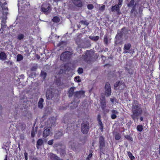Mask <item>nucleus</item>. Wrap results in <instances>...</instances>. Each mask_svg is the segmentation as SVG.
I'll return each instance as SVG.
<instances>
[{"instance_id":"1","label":"nucleus","mask_w":160,"mask_h":160,"mask_svg":"<svg viewBox=\"0 0 160 160\" xmlns=\"http://www.w3.org/2000/svg\"><path fill=\"white\" fill-rule=\"evenodd\" d=\"M132 114L131 115V117L135 122L136 119H138V117L142 112V108L138 103H135V101L132 103Z\"/></svg>"},{"instance_id":"2","label":"nucleus","mask_w":160,"mask_h":160,"mask_svg":"<svg viewBox=\"0 0 160 160\" xmlns=\"http://www.w3.org/2000/svg\"><path fill=\"white\" fill-rule=\"evenodd\" d=\"M99 149L100 152L103 153L105 151V144L104 138L102 136L99 138Z\"/></svg>"},{"instance_id":"3","label":"nucleus","mask_w":160,"mask_h":160,"mask_svg":"<svg viewBox=\"0 0 160 160\" xmlns=\"http://www.w3.org/2000/svg\"><path fill=\"white\" fill-rule=\"evenodd\" d=\"M89 129V124L88 122H84L82 123L81 126V130L82 132L86 134L88 132Z\"/></svg>"},{"instance_id":"4","label":"nucleus","mask_w":160,"mask_h":160,"mask_svg":"<svg viewBox=\"0 0 160 160\" xmlns=\"http://www.w3.org/2000/svg\"><path fill=\"white\" fill-rule=\"evenodd\" d=\"M85 92L83 91H77L74 93V102H75V99L77 98L79 99V98L83 97L84 96Z\"/></svg>"},{"instance_id":"5","label":"nucleus","mask_w":160,"mask_h":160,"mask_svg":"<svg viewBox=\"0 0 160 160\" xmlns=\"http://www.w3.org/2000/svg\"><path fill=\"white\" fill-rule=\"evenodd\" d=\"M105 94L107 97H108L111 95V88L110 84L109 83L106 82L105 87Z\"/></svg>"},{"instance_id":"6","label":"nucleus","mask_w":160,"mask_h":160,"mask_svg":"<svg viewBox=\"0 0 160 160\" xmlns=\"http://www.w3.org/2000/svg\"><path fill=\"white\" fill-rule=\"evenodd\" d=\"M42 11L46 14L48 13L51 11L49 5L48 4H45L42 5Z\"/></svg>"},{"instance_id":"7","label":"nucleus","mask_w":160,"mask_h":160,"mask_svg":"<svg viewBox=\"0 0 160 160\" xmlns=\"http://www.w3.org/2000/svg\"><path fill=\"white\" fill-rule=\"evenodd\" d=\"M121 7V6L118 4L112 6L111 8V11L113 12H117L118 14H120V10Z\"/></svg>"},{"instance_id":"8","label":"nucleus","mask_w":160,"mask_h":160,"mask_svg":"<svg viewBox=\"0 0 160 160\" xmlns=\"http://www.w3.org/2000/svg\"><path fill=\"white\" fill-rule=\"evenodd\" d=\"M100 100L101 108L102 110H104L106 107V99L105 97L102 96Z\"/></svg>"},{"instance_id":"9","label":"nucleus","mask_w":160,"mask_h":160,"mask_svg":"<svg viewBox=\"0 0 160 160\" xmlns=\"http://www.w3.org/2000/svg\"><path fill=\"white\" fill-rule=\"evenodd\" d=\"M70 56V52H66L62 53L61 56V59L64 60V59H68Z\"/></svg>"},{"instance_id":"10","label":"nucleus","mask_w":160,"mask_h":160,"mask_svg":"<svg viewBox=\"0 0 160 160\" xmlns=\"http://www.w3.org/2000/svg\"><path fill=\"white\" fill-rule=\"evenodd\" d=\"M131 47V45L130 43H128L125 44L124 45L123 48V53H129V49Z\"/></svg>"},{"instance_id":"11","label":"nucleus","mask_w":160,"mask_h":160,"mask_svg":"<svg viewBox=\"0 0 160 160\" xmlns=\"http://www.w3.org/2000/svg\"><path fill=\"white\" fill-rule=\"evenodd\" d=\"M111 118L113 119L116 118L119 113L118 111L115 109H112L111 110Z\"/></svg>"},{"instance_id":"12","label":"nucleus","mask_w":160,"mask_h":160,"mask_svg":"<svg viewBox=\"0 0 160 160\" xmlns=\"http://www.w3.org/2000/svg\"><path fill=\"white\" fill-rule=\"evenodd\" d=\"M73 3L76 6L81 8L82 6V4L81 0H74Z\"/></svg>"},{"instance_id":"13","label":"nucleus","mask_w":160,"mask_h":160,"mask_svg":"<svg viewBox=\"0 0 160 160\" xmlns=\"http://www.w3.org/2000/svg\"><path fill=\"white\" fill-rule=\"evenodd\" d=\"M50 132V129L49 127L45 129L43 133V136L44 138L47 137L49 136Z\"/></svg>"},{"instance_id":"14","label":"nucleus","mask_w":160,"mask_h":160,"mask_svg":"<svg viewBox=\"0 0 160 160\" xmlns=\"http://www.w3.org/2000/svg\"><path fill=\"white\" fill-rule=\"evenodd\" d=\"M49 156L51 159L52 160H62L60 158L56 155L53 154L52 153H50L49 154Z\"/></svg>"},{"instance_id":"15","label":"nucleus","mask_w":160,"mask_h":160,"mask_svg":"<svg viewBox=\"0 0 160 160\" xmlns=\"http://www.w3.org/2000/svg\"><path fill=\"white\" fill-rule=\"evenodd\" d=\"M53 96L52 92L50 90L46 92V97L48 99H51Z\"/></svg>"},{"instance_id":"16","label":"nucleus","mask_w":160,"mask_h":160,"mask_svg":"<svg viewBox=\"0 0 160 160\" xmlns=\"http://www.w3.org/2000/svg\"><path fill=\"white\" fill-rule=\"evenodd\" d=\"M7 56L3 52H2L0 53V59L2 60H4L7 58Z\"/></svg>"},{"instance_id":"17","label":"nucleus","mask_w":160,"mask_h":160,"mask_svg":"<svg viewBox=\"0 0 160 160\" xmlns=\"http://www.w3.org/2000/svg\"><path fill=\"white\" fill-rule=\"evenodd\" d=\"M63 135V133L62 132H58L56 133L54 136V138L55 139H58L60 138Z\"/></svg>"},{"instance_id":"18","label":"nucleus","mask_w":160,"mask_h":160,"mask_svg":"<svg viewBox=\"0 0 160 160\" xmlns=\"http://www.w3.org/2000/svg\"><path fill=\"white\" fill-rule=\"evenodd\" d=\"M44 100L42 98H40L38 103V107L40 108H42L43 107V103Z\"/></svg>"},{"instance_id":"19","label":"nucleus","mask_w":160,"mask_h":160,"mask_svg":"<svg viewBox=\"0 0 160 160\" xmlns=\"http://www.w3.org/2000/svg\"><path fill=\"white\" fill-rule=\"evenodd\" d=\"M75 89V88L74 87H71L69 91L68 92V96L69 97H71L72 96V95L73 94L74 91V89Z\"/></svg>"},{"instance_id":"20","label":"nucleus","mask_w":160,"mask_h":160,"mask_svg":"<svg viewBox=\"0 0 160 160\" xmlns=\"http://www.w3.org/2000/svg\"><path fill=\"white\" fill-rule=\"evenodd\" d=\"M43 142L42 139H38L37 142V147L39 148V147L41 146L43 144Z\"/></svg>"},{"instance_id":"21","label":"nucleus","mask_w":160,"mask_h":160,"mask_svg":"<svg viewBox=\"0 0 160 160\" xmlns=\"http://www.w3.org/2000/svg\"><path fill=\"white\" fill-rule=\"evenodd\" d=\"M135 1L134 0H131L128 4V7H133L135 4Z\"/></svg>"},{"instance_id":"22","label":"nucleus","mask_w":160,"mask_h":160,"mask_svg":"<svg viewBox=\"0 0 160 160\" xmlns=\"http://www.w3.org/2000/svg\"><path fill=\"white\" fill-rule=\"evenodd\" d=\"M89 38L92 40L94 41H96L99 39V37L98 36H90L89 37Z\"/></svg>"},{"instance_id":"23","label":"nucleus","mask_w":160,"mask_h":160,"mask_svg":"<svg viewBox=\"0 0 160 160\" xmlns=\"http://www.w3.org/2000/svg\"><path fill=\"white\" fill-rule=\"evenodd\" d=\"M22 56L20 54H18L17 56V61H20L22 60L23 59Z\"/></svg>"},{"instance_id":"24","label":"nucleus","mask_w":160,"mask_h":160,"mask_svg":"<svg viewBox=\"0 0 160 160\" xmlns=\"http://www.w3.org/2000/svg\"><path fill=\"white\" fill-rule=\"evenodd\" d=\"M127 154L128 155L131 160H133L134 159V157L132 155V154L130 152H128Z\"/></svg>"},{"instance_id":"25","label":"nucleus","mask_w":160,"mask_h":160,"mask_svg":"<svg viewBox=\"0 0 160 160\" xmlns=\"http://www.w3.org/2000/svg\"><path fill=\"white\" fill-rule=\"evenodd\" d=\"M52 21L55 22H59L60 21L59 18L58 17H55L52 19Z\"/></svg>"},{"instance_id":"26","label":"nucleus","mask_w":160,"mask_h":160,"mask_svg":"<svg viewBox=\"0 0 160 160\" xmlns=\"http://www.w3.org/2000/svg\"><path fill=\"white\" fill-rule=\"evenodd\" d=\"M137 130L139 132H141L143 130L142 126L140 125H139L137 127Z\"/></svg>"},{"instance_id":"27","label":"nucleus","mask_w":160,"mask_h":160,"mask_svg":"<svg viewBox=\"0 0 160 160\" xmlns=\"http://www.w3.org/2000/svg\"><path fill=\"white\" fill-rule=\"evenodd\" d=\"M24 38V35L23 34H19L17 37V38L19 40L22 39Z\"/></svg>"},{"instance_id":"28","label":"nucleus","mask_w":160,"mask_h":160,"mask_svg":"<svg viewBox=\"0 0 160 160\" xmlns=\"http://www.w3.org/2000/svg\"><path fill=\"white\" fill-rule=\"evenodd\" d=\"M99 125V128L101 130V131H102V130L103 129V127L102 122H98Z\"/></svg>"},{"instance_id":"29","label":"nucleus","mask_w":160,"mask_h":160,"mask_svg":"<svg viewBox=\"0 0 160 160\" xmlns=\"http://www.w3.org/2000/svg\"><path fill=\"white\" fill-rule=\"evenodd\" d=\"M80 23H81L82 24L85 25H88L89 24V23L87 21H81L80 22Z\"/></svg>"},{"instance_id":"30","label":"nucleus","mask_w":160,"mask_h":160,"mask_svg":"<svg viewBox=\"0 0 160 160\" xmlns=\"http://www.w3.org/2000/svg\"><path fill=\"white\" fill-rule=\"evenodd\" d=\"M56 122V119L55 118H51L50 120V122L51 124H54Z\"/></svg>"},{"instance_id":"31","label":"nucleus","mask_w":160,"mask_h":160,"mask_svg":"<svg viewBox=\"0 0 160 160\" xmlns=\"http://www.w3.org/2000/svg\"><path fill=\"white\" fill-rule=\"evenodd\" d=\"M75 80L77 82H81V80L80 79V77L79 76H78L76 77L75 78Z\"/></svg>"},{"instance_id":"32","label":"nucleus","mask_w":160,"mask_h":160,"mask_svg":"<svg viewBox=\"0 0 160 160\" xmlns=\"http://www.w3.org/2000/svg\"><path fill=\"white\" fill-rule=\"evenodd\" d=\"M121 136L119 134H116L115 136V138L116 140H119L121 138Z\"/></svg>"},{"instance_id":"33","label":"nucleus","mask_w":160,"mask_h":160,"mask_svg":"<svg viewBox=\"0 0 160 160\" xmlns=\"http://www.w3.org/2000/svg\"><path fill=\"white\" fill-rule=\"evenodd\" d=\"M46 76V73L44 72H42L41 73V76L43 77V79H44Z\"/></svg>"},{"instance_id":"34","label":"nucleus","mask_w":160,"mask_h":160,"mask_svg":"<svg viewBox=\"0 0 160 160\" xmlns=\"http://www.w3.org/2000/svg\"><path fill=\"white\" fill-rule=\"evenodd\" d=\"M78 72L79 74H82L83 72V69L82 68H79L78 70Z\"/></svg>"},{"instance_id":"35","label":"nucleus","mask_w":160,"mask_h":160,"mask_svg":"<svg viewBox=\"0 0 160 160\" xmlns=\"http://www.w3.org/2000/svg\"><path fill=\"white\" fill-rule=\"evenodd\" d=\"M121 83L119 81H118V82H116L115 84L114 85V86L115 87H117L119 86L120 85Z\"/></svg>"},{"instance_id":"36","label":"nucleus","mask_w":160,"mask_h":160,"mask_svg":"<svg viewBox=\"0 0 160 160\" xmlns=\"http://www.w3.org/2000/svg\"><path fill=\"white\" fill-rule=\"evenodd\" d=\"M136 3H135V5L133 7H132V9L130 11V13H133L135 11V6H136Z\"/></svg>"},{"instance_id":"37","label":"nucleus","mask_w":160,"mask_h":160,"mask_svg":"<svg viewBox=\"0 0 160 160\" xmlns=\"http://www.w3.org/2000/svg\"><path fill=\"white\" fill-rule=\"evenodd\" d=\"M105 5H102L99 8V10L101 11H103L105 9Z\"/></svg>"},{"instance_id":"38","label":"nucleus","mask_w":160,"mask_h":160,"mask_svg":"<svg viewBox=\"0 0 160 160\" xmlns=\"http://www.w3.org/2000/svg\"><path fill=\"white\" fill-rule=\"evenodd\" d=\"M88 8L89 9H92L93 8V5L92 4H88L87 6Z\"/></svg>"},{"instance_id":"39","label":"nucleus","mask_w":160,"mask_h":160,"mask_svg":"<svg viewBox=\"0 0 160 160\" xmlns=\"http://www.w3.org/2000/svg\"><path fill=\"white\" fill-rule=\"evenodd\" d=\"M123 0H118V4L121 6L123 2Z\"/></svg>"},{"instance_id":"40","label":"nucleus","mask_w":160,"mask_h":160,"mask_svg":"<svg viewBox=\"0 0 160 160\" xmlns=\"http://www.w3.org/2000/svg\"><path fill=\"white\" fill-rule=\"evenodd\" d=\"M104 42L106 44H107L108 43V38L106 36L104 37Z\"/></svg>"},{"instance_id":"41","label":"nucleus","mask_w":160,"mask_h":160,"mask_svg":"<svg viewBox=\"0 0 160 160\" xmlns=\"http://www.w3.org/2000/svg\"><path fill=\"white\" fill-rule=\"evenodd\" d=\"M24 157L25 160H28V153L25 152L24 153Z\"/></svg>"},{"instance_id":"42","label":"nucleus","mask_w":160,"mask_h":160,"mask_svg":"<svg viewBox=\"0 0 160 160\" xmlns=\"http://www.w3.org/2000/svg\"><path fill=\"white\" fill-rule=\"evenodd\" d=\"M53 140H51L49 141L48 142V143L49 145H52L53 144Z\"/></svg>"},{"instance_id":"43","label":"nucleus","mask_w":160,"mask_h":160,"mask_svg":"<svg viewBox=\"0 0 160 160\" xmlns=\"http://www.w3.org/2000/svg\"><path fill=\"white\" fill-rule=\"evenodd\" d=\"M101 116L100 115H98V116L97 120L98 122H101L100 120Z\"/></svg>"},{"instance_id":"44","label":"nucleus","mask_w":160,"mask_h":160,"mask_svg":"<svg viewBox=\"0 0 160 160\" xmlns=\"http://www.w3.org/2000/svg\"><path fill=\"white\" fill-rule=\"evenodd\" d=\"M92 156V153H90L88 155V157L87 158V159H89V158H91Z\"/></svg>"},{"instance_id":"45","label":"nucleus","mask_w":160,"mask_h":160,"mask_svg":"<svg viewBox=\"0 0 160 160\" xmlns=\"http://www.w3.org/2000/svg\"><path fill=\"white\" fill-rule=\"evenodd\" d=\"M103 111L104 113H108L109 112V109H105L104 110H103Z\"/></svg>"},{"instance_id":"46","label":"nucleus","mask_w":160,"mask_h":160,"mask_svg":"<svg viewBox=\"0 0 160 160\" xmlns=\"http://www.w3.org/2000/svg\"><path fill=\"white\" fill-rule=\"evenodd\" d=\"M114 98H110V101H111L112 102V103H113L114 102Z\"/></svg>"},{"instance_id":"47","label":"nucleus","mask_w":160,"mask_h":160,"mask_svg":"<svg viewBox=\"0 0 160 160\" xmlns=\"http://www.w3.org/2000/svg\"><path fill=\"white\" fill-rule=\"evenodd\" d=\"M140 119L141 121H142L143 120V118L142 117H141L140 118Z\"/></svg>"},{"instance_id":"48","label":"nucleus","mask_w":160,"mask_h":160,"mask_svg":"<svg viewBox=\"0 0 160 160\" xmlns=\"http://www.w3.org/2000/svg\"><path fill=\"white\" fill-rule=\"evenodd\" d=\"M78 106V104H77H77H76L75 105V106H74V108H75L76 107H77Z\"/></svg>"},{"instance_id":"49","label":"nucleus","mask_w":160,"mask_h":160,"mask_svg":"<svg viewBox=\"0 0 160 160\" xmlns=\"http://www.w3.org/2000/svg\"><path fill=\"white\" fill-rule=\"evenodd\" d=\"M20 144L19 143L18 144V148L19 149V150L21 149L20 148Z\"/></svg>"},{"instance_id":"50","label":"nucleus","mask_w":160,"mask_h":160,"mask_svg":"<svg viewBox=\"0 0 160 160\" xmlns=\"http://www.w3.org/2000/svg\"><path fill=\"white\" fill-rule=\"evenodd\" d=\"M32 160H38V159L36 158H32Z\"/></svg>"},{"instance_id":"51","label":"nucleus","mask_w":160,"mask_h":160,"mask_svg":"<svg viewBox=\"0 0 160 160\" xmlns=\"http://www.w3.org/2000/svg\"><path fill=\"white\" fill-rule=\"evenodd\" d=\"M159 153L160 154V144L159 146Z\"/></svg>"},{"instance_id":"52","label":"nucleus","mask_w":160,"mask_h":160,"mask_svg":"<svg viewBox=\"0 0 160 160\" xmlns=\"http://www.w3.org/2000/svg\"><path fill=\"white\" fill-rule=\"evenodd\" d=\"M125 28H123L122 29V32H123Z\"/></svg>"},{"instance_id":"53","label":"nucleus","mask_w":160,"mask_h":160,"mask_svg":"<svg viewBox=\"0 0 160 160\" xmlns=\"http://www.w3.org/2000/svg\"><path fill=\"white\" fill-rule=\"evenodd\" d=\"M64 122L65 123H68V122L67 121H64Z\"/></svg>"},{"instance_id":"54","label":"nucleus","mask_w":160,"mask_h":160,"mask_svg":"<svg viewBox=\"0 0 160 160\" xmlns=\"http://www.w3.org/2000/svg\"><path fill=\"white\" fill-rule=\"evenodd\" d=\"M9 62L10 64H12V62Z\"/></svg>"},{"instance_id":"55","label":"nucleus","mask_w":160,"mask_h":160,"mask_svg":"<svg viewBox=\"0 0 160 160\" xmlns=\"http://www.w3.org/2000/svg\"><path fill=\"white\" fill-rule=\"evenodd\" d=\"M6 158L4 160H7V156H6Z\"/></svg>"},{"instance_id":"56","label":"nucleus","mask_w":160,"mask_h":160,"mask_svg":"<svg viewBox=\"0 0 160 160\" xmlns=\"http://www.w3.org/2000/svg\"><path fill=\"white\" fill-rule=\"evenodd\" d=\"M31 135H32H32H33V134L32 132L31 133Z\"/></svg>"},{"instance_id":"57","label":"nucleus","mask_w":160,"mask_h":160,"mask_svg":"<svg viewBox=\"0 0 160 160\" xmlns=\"http://www.w3.org/2000/svg\"><path fill=\"white\" fill-rule=\"evenodd\" d=\"M31 135H32H32H33V134L32 132L31 133Z\"/></svg>"},{"instance_id":"58","label":"nucleus","mask_w":160,"mask_h":160,"mask_svg":"<svg viewBox=\"0 0 160 160\" xmlns=\"http://www.w3.org/2000/svg\"><path fill=\"white\" fill-rule=\"evenodd\" d=\"M28 5H30V4H29V2H28Z\"/></svg>"},{"instance_id":"59","label":"nucleus","mask_w":160,"mask_h":160,"mask_svg":"<svg viewBox=\"0 0 160 160\" xmlns=\"http://www.w3.org/2000/svg\"><path fill=\"white\" fill-rule=\"evenodd\" d=\"M54 1H59V0H54Z\"/></svg>"},{"instance_id":"60","label":"nucleus","mask_w":160,"mask_h":160,"mask_svg":"<svg viewBox=\"0 0 160 160\" xmlns=\"http://www.w3.org/2000/svg\"><path fill=\"white\" fill-rule=\"evenodd\" d=\"M39 57H38V59H39Z\"/></svg>"},{"instance_id":"61","label":"nucleus","mask_w":160,"mask_h":160,"mask_svg":"<svg viewBox=\"0 0 160 160\" xmlns=\"http://www.w3.org/2000/svg\"><path fill=\"white\" fill-rule=\"evenodd\" d=\"M39 57H38V59H39Z\"/></svg>"},{"instance_id":"62","label":"nucleus","mask_w":160,"mask_h":160,"mask_svg":"<svg viewBox=\"0 0 160 160\" xmlns=\"http://www.w3.org/2000/svg\"><path fill=\"white\" fill-rule=\"evenodd\" d=\"M67 160H69L68 159H67Z\"/></svg>"}]
</instances>
